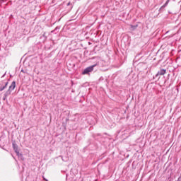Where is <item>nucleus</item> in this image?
I'll list each match as a JSON object with an SVG mask.
<instances>
[{
  "label": "nucleus",
  "instance_id": "nucleus-1",
  "mask_svg": "<svg viewBox=\"0 0 181 181\" xmlns=\"http://www.w3.org/2000/svg\"><path fill=\"white\" fill-rule=\"evenodd\" d=\"M98 66H100V62H95L94 64L86 67L85 69H83L81 72L82 76H90L93 71H94V69L95 67H98Z\"/></svg>",
  "mask_w": 181,
  "mask_h": 181
},
{
  "label": "nucleus",
  "instance_id": "nucleus-2",
  "mask_svg": "<svg viewBox=\"0 0 181 181\" xmlns=\"http://www.w3.org/2000/svg\"><path fill=\"white\" fill-rule=\"evenodd\" d=\"M165 74H166V69L160 68V70L158 71L157 74L153 76V80L159 81L160 76H165Z\"/></svg>",
  "mask_w": 181,
  "mask_h": 181
},
{
  "label": "nucleus",
  "instance_id": "nucleus-3",
  "mask_svg": "<svg viewBox=\"0 0 181 181\" xmlns=\"http://www.w3.org/2000/svg\"><path fill=\"white\" fill-rule=\"evenodd\" d=\"M12 146H13V149L14 151V152L16 153V155H19V146H18V144H16V142L13 141L12 143Z\"/></svg>",
  "mask_w": 181,
  "mask_h": 181
},
{
  "label": "nucleus",
  "instance_id": "nucleus-4",
  "mask_svg": "<svg viewBox=\"0 0 181 181\" xmlns=\"http://www.w3.org/2000/svg\"><path fill=\"white\" fill-rule=\"evenodd\" d=\"M8 87V82L2 81L0 83V91H4Z\"/></svg>",
  "mask_w": 181,
  "mask_h": 181
},
{
  "label": "nucleus",
  "instance_id": "nucleus-5",
  "mask_svg": "<svg viewBox=\"0 0 181 181\" xmlns=\"http://www.w3.org/2000/svg\"><path fill=\"white\" fill-rule=\"evenodd\" d=\"M169 2H170V0H167L165 3L160 8L159 12H163V10L165 9V6H168Z\"/></svg>",
  "mask_w": 181,
  "mask_h": 181
},
{
  "label": "nucleus",
  "instance_id": "nucleus-6",
  "mask_svg": "<svg viewBox=\"0 0 181 181\" xmlns=\"http://www.w3.org/2000/svg\"><path fill=\"white\" fill-rule=\"evenodd\" d=\"M16 87V82L15 81H13L11 83V86H9L8 90H10L11 91H13L15 90Z\"/></svg>",
  "mask_w": 181,
  "mask_h": 181
},
{
  "label": "nucleus",
  "instance_id": "nucleus-7",
  "mask_svg": "<svg viewBox=\"0 0 181 181\" xmlns=\"http://www.w3.org/2000/svg\"><path fill=\"white\" fill-rule=\"evenodd\" d=\"M101 136H103V135L100 133L93 134V138L95 139V141H98Z\"/></svg>",
  "mask_w": 181,
  "mask_h": 181
},
{
  "label": "nucleus",
  "instance_id": "nucleus-8",
  "mask_svg": "<svg viewBox=\"0 0 181 181\" xmlns=\"http://www.w3.org/2000/svg\"><path fill=\"white\" fill-rule=\"evenodd\" d=\"M16 155L21 160H25V158L23 157V154L22 153H18V154Z\"/></svg>",
  "mask_w": 181,
  "mask_h": 181
},
{
  "label": "nucleus",
  "instance_id": "nucleus-9",
  "mask_svg": "<svg viewBox=\"0 0 181 181\" xmlns=\"http://www.w3.org/2000/svg\"><path fill=\"white\" fill-rule=\"evenodd\" d=\"M11 93H12V90H10L9 89H8V90H6L4 95H6V97H9Z\"/></svg>",
  "mask_w": 181,
  "mask_h": 181
},
{
  "label": "nucleus",
  "instance_id": "nucleus-10",
  "mask_svg": "<svg viewBox=\"0 0 181 181\" xmlns=\"http://www.w3.org/2000/svg\"><path fill=\"white\" fill-rule=\"evenodd\" d=\"M136 28H138V24L136 25H131V28L132 29V30H135V29H136Z\"/></svg>",
  "mask_w": 181,
  "mask_h": 181
},
{
  "label": "nucleus",
  "instance_id": "nucleus-11",
  "mask_svg": "<svg viewBox=\"0 0 181 181\" xmlns=\"http://www.w3.org/2000/svg\"><path fill=\"white\" fill-rule=\"evenodd\" d=\"M42 37H44V40H47V35H46V33L42 34Z\"/></svg>",
  "mask_w": 181,
  "mask_h": 181
},
{
  "label": "nucleus",
  "instance_id": "nucleus-12",
  "mask_svg": "<svg viewBox=\"0 0 181 181\" xmlns=\"http://www.w3.org/2000/svg\"><path fill=\"white\" fill-rule=\"evenodd\" d=\"M8 96H6L5 95H4V96H3V100L4 101H8Z\"/></svg>",
  "mask_w": 181,
  "mask_h": 181
},
{
  "label": "nucleus",
  "instance_id": "nucleus-13",
  "mask_svg": "<svg viewBox=\"0 0 181 181\" xmlns=\"http://www.w3.org/2000/svg\"><path fill=\"white\" fill-rule=\"evenodd\" d=\"M61 158H62L63 162H67V158L63 157V156H61Z\"/></svg>",
  "mask_w": 181,
  "mask_h": 181
},
{
  "label": "nucleus",
  "instance_id": "nucleus-14",
  "mask_svg": "<svg viewBox=\"0 0 181 181\" xmlns=\"http://www.w3.org/2000/svg\"><path fill=\"white\" fill-rule=\"evenodd\" d=\"M40 39L42 42H46V40H45V37H40Z\"/></svg>",
  "mask_w": 181,
  "mask_h": 181
},
{
  "label": "nucleus",
  "instance_id": "nucleus-15",
  "mask_svg": "<svg viewBox=\"0 0 181 181\" xmlns=\"http://www.w3.org/2000/svg\"><path fill=\"white\" fill-rule=\"evenodd\" d=\"M42 179H43V180H45V181H49V180H48V179H46V177H45V176H42Z\"/></svg>",
  "mask_w": 181,
  "mask_h": 181
},
{
  "label": "nucleus",
  "instance_id": "nucleus-16",
  "mask_svg": "<svg viewBox=\"0 0 181 181\" xmlns=\"http://www.w3.org/2000/svg\"><path fill=\"white\" fill-rule=\"evenodd\" d=\"M0 2H1V4H4V2H5V0H0Z\"/></svg>",
  "mask_w": 181,
  "mask_h": 181
},
{
  "label": "nucleus",
  "instance_id": "nucleus-17",
  "mask_svg": "<svg viewBox=\"0 0 181 181\" xmlns=\"http://www.w3.org/2000/svg\"><path fill=\"white\" fill-rule=\"evenodd\" d=\"M70 5H71V3L69 2V3L67 4V6H70Z\"/></svg>",
  "mask_w": 181,
  "mask_h": 181
},
{
  "label": "nucleus",
  "instance_id": "nucleus-18",
  "mask_svg": "<svg viewBox=\"0 0 181 181\" xmlns=\"http://www.w3.org/2000/svg\"><path fill=\"white\" fill-rule=\"evenodd\" d=\"M6 74V72H5V74L1 77H5Z\"/></svg>",
  "mask_w": 181,
  "mask_h": 181
},
{
  "label": "nucleus",
  "instance_id": "nucleus-19",
  "mask_svg": "<svg viewBox=\"0 0 181 181\" xmlns=\"http://www.w3.org/2000/svg\"><path fill=\"white\" fill-rule=\"evenodd\" d=\"M2 149H4V151H6V152H8V150L6 148H2Z\"/></svg>",
  "mask_w": 181,
  "mask_h": 181
},
{
  "label": "nucleus",
  "instance_id": "nucleus-20",
  "mask_svg": "<svg viewBox=\"0 0 181 181\" xmlns=\"http://www.w3.org/2000/svg\"><path fill=\"white\" fill-rule=\"evenodd\" d=\"M11 156L13 158V159H15V160H16V159L15 158V157L13 156V155L11 154Z\"/></svg>",
  "mask_w": 181,
  "mask_h": 181
},
{
  "label": "nucleus",
  "instance_id": "nucleus-21",
  "mask_svg": "<svg viewBox=\"0 0 181 181\" xmlns=\"http://www.w3.org/2000/svg\"><path fill=\"white\" fill-rule=\"evenodd\" d=\"M21 73H25V71L23 69H22Z\"/></svg>",
  "mask_w": 181,
  "mask_h": 181
},
{
  "label": "nucleus",
  "instance_id": "nucleus-22",
  "mask_svg": "<svg viewBox=\"0 0 181 181\" xmlns=\"http://www.w3.org/2000/svg\"><path fill=\"white\" fill-rule=\"evenodd\" d=\"M57 29H60L59 27H57L54 30H56Z\"/></svg>",
  "mask_w": 181,
  "mask_h": 181
}]
</instances>
